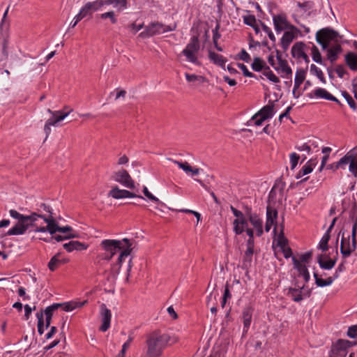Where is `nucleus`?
<instances>
[{
  "instance_id": "obj_27",
  "label": "nucleus",
  "mask_w": 357,
  "mask_h": 357,
  "mask_svg": "<svg viewBox=\"0 0 357 357\" xmlns=\"http://www.w3.org/2000/svg\"><path fill=\"white\" fill-rule=\"evenodd\" d=\"M208 59L213 64L220 67L223 70H225V64L227 62V58L211 50H208Z\"/></svg>"
},
{
  "instance_id": "obj_54",
  "label": "nucleus",
  "mask_w": 357,
  "mask_h": 357,
  "mask_svg": "<svg viewBox=\"0 0 357 357\" xmlns=\"http://www.w3.org/2000/svg\"><path fill=\"white\" fill-rule=\"evenodd\" d=\"M296 6L302 9L304 12H307L312 9L314 6V2L312 1H305L304 2H299L298 1L296 3Z\"/></svg>"
},
{
  "instance_id": "obj_55",
  "label": "nucleus",
  "mask_w": 357,
  "mask_h": 357,
  "mask_svg": "<svg viewBox=\"0 0 357 357\" xmlns=\"http://www.w3.org/2000/svg\"><path fill=\"white\" fill-rule=\"evenodd\" d=\"M185 77L186 80L188 82H195V81H199L201 82H204L206 80V78L204 76L202 75H197L195 74H189L185 73Z\"/></svg>"
},
{
  "instance_id": "obj_39",
  "label": "nucleus",
  "mask_w": 357,
  "mask_h": 357,
  "mask_svg": "<svg viewBox=\"0 0 357 357\" xmlns=\"http://www.w3.org/2000/svg\"><path fill=\"white\" fill-rule=\"evenodd\" d=\"M292 263L294 265V268L298 273V276L302 277V275L309 271L307 266L305 264H301L296 257H292Z\"/></svg>"
},
{
  "instance_id": "obj_58",
  "label": "nucleus",
  "mask_w": 357,
  "mask_h": 357,
  "mask_svg": "<svg viewBox=\"0 0 357 357\" xmlns=\"http://www.w3.org/2000/svg\"><path fill=\"white\" fill-rule=\"evenodd\" d=\"M266 120L261 117V116H259V117H257L256 119H254L252 120V116L247 121V123H245V125H247L248 126H260L262 125L263 122L265 121Z\"/></svg>"
},
{
  "instance_id": "obj_52",
  "label": "nucleus",
  "mask_w": 357,
  "mask_h": 357,
  "mask_svg": "<svg viewBox=\"0 0 357 357\" xmlns=\"http://www.w3.org/2000/svg\"><path fill=\"white\" fill-rule=\"evenodd\" d=\"M237 66L240 70H241L244 77H249V78L258 79L257 76L255 74L249 71L247 66L244 63H238Z\"/></svg>"
},
{
  "instance_id": "obj_40",
  "label": "nucleus",
  "mask_w": 357,
  "mask_h": 357,
  "mask_svg": "<svg viewBox=\"0 0 357 357\" xmlns=\"http://www.w3.org/2000/svg\"><path fill=\"white\" fill-rule=\"evenodd\" d=\"M330 239H331V233L326 231L318 243L317 248L319 250H321L322 252H325V251L328 250V241H330Z\"/></svg>"
},
{
  "instance_id": "obj_33",
  "label": "nucleus",
  "mask_w": 357,
  "mask_h": 357,
  "mask_svg": "<svg viewBox=\"0 0 357 357\" xmlns=\"http://www.w3.org/2000/svg\"><path fill=\"white\" fill-rule=\"evenodd\" d=\"M132 241L128 244L126 247H124L121 250H120L119 255L117 258L116 264H118L122 266L123 263L124 262L125 258L129 256L132 251Z\"/></svg>"
},
{
  "instance_id": "obj_53",
  "label": "nucleus",
  "mask_w": 357,
  "mask_h": 357,
  "mask_svg": "<svg viewBox=\"0 0 357 357\" xmlns=\"http://www.w3.org/2000/svg\"><path fill=\"white\" fill-rule=\"evenodd\" d=\"M262 75L266 77L270 82L273 83H279L280 79L273 73V72L269 68V70H264L262 73Z\"/></svg>"
},
{
  "instance_id": "obj_22",
  "label": "nucleus",
  "mask_w": 357,
  "mask_h": 357,
  "mask_svg": "<svg viewBox=\"0 0 357 357\" xmlns=\"http://www.w3.org/2000/svg\"><path fill=\"white\" fill-rule=\"evenodd\" d=\"M27 229L28 226L24 224V221H17L6 234L1 235V238H3L5 236L22 235L25 234Z\"/></svg>"
},
{
  "instance_id": "obj_37",
  "label": "nucleus",
  "mask_w": 357,
  "mask_h": 357,
  "mask_svg": "<svg viewBox=\"0 0 357 357\" xmlns=\"http://www.w3.org/2000/svg\"><path fill=\"white\" fill-rule=\"evenodd\" d=\"M105 5H112L118 11H123L128 8V0H105Z\"/></svg>"
},
{
  "instance_id": "obj_10",
  "label": "nucleus",
  "mask_w": 357,
  "mask_h": 357,
  "mask_svg": "<svg viewBox=\"0 0 357 357\" xmlns=\"http://www.w3.org/2000/svg\"><path fill=\"white\" fill-rule=\"evenodd\" d=\"M71 111L72 110L63 112L62 110L52 111L50 109H47V112L52 114V116L46 121L44 126V132L46 134V137H47L51 132V126H55L59 122L64 120Z\"/></svg>"
},
{
  "instance_id": "obj_32",
  "label": "nucleus",
  "mask_w": 357,
  "mask_h": 357,
  "mask_svg": "<svg viewBox=\"0 0 357 357\" xmlns=\"http://www.w3.org/2000/svg\"><path fill=\"white\" fill-rule=\"evenodd\" d=\"M307 69L297 68L294 77V91L298 90L306 77Z\"/></svg>"
},
{
  "instance_id": "obj_13",
  "label": "nucleus",
  "mask_w": 357,
  "mask_h": 357,
  "mask_svg": "<svg viewBox=\"0 0 357 357\" xmlns=\"http://www.w3.org/2000/svg\"><path fill=\"white\" fill-rule=\"evenodd\" d=\"M43 221L47 223V226L36 227L33 229V231L36 233L48 232L50 235H54L58 232L59 225V222L56 220L55 218L53 216V214L47 215H45Z\"/></svg>"
},
{
  "instance_id": "obj_20",
  "label": "nucleus",
  "mask_w": 357,
  "mask_h": 357,
  "mask_svg": "<svg viewBox=\"0 0 357 357\" xmlns=\"http://www.w3.org/2000/svg\"><path fill=\"white\" fill-rule=\"evenodd\" d=\"M273 23L275 31L277 34H280L282 31L285 30V27L288 23L287 17L285 13L272 14Z\"/></svg>"
},
{
  "instance_id": "obj_9",
  "label": "nucleus",
  "mask_w": 357,
  "mask_h": 357,
  "mask_svg": "<svg viewBox=\"0 0 357 357\" xmlns=\"http://www.w3.org/2000/svg\"><path fill=\"white\" fill-rule=\"evenodd\" d=\"M346 231L344 228H342L338 232L337 237L335 241V246L337 247V243L339 241V236H341V242H340V254L344 258H348L353 252H354L357 248V242L356 239L351 240V245H346V236H345Z\"/></svg>"
},
{
  "instance_id": "obj_51",
  "label": "nucleus",
  "mask_w": 357,
  "mask_h": 357,
  "mask_svg": "<svg viewBox=\"0 0 357 357\" xmlns=\"http://www.w3.org/2000/svg\"><path fill=\"white\" fill-rule=\"evenodd\" d=\"M284 226L281 225L280 234L278 236L277 245L280 248H284L288 243V240L284 236L283 231Z\"/></svg>"
},
{
  "instance_id": "obj_61",
  "label": "nucleus",
  "mask_w": 357,
  "mask_h": 357,
  "mask_svg": "<svg viewBox=\"0 0 357 357\" xmlns=\"http://www.w3.org/2000/svg\"><path fill=\"white\" fill-rule=\"evenodd\" d=\"M100 18L103 20L107 18L110 19L112 24H116L117 22V19L115 17V14L113 10L102 13L100 15Z\"/></svg>"
},
{
  "instance_id": "obj_41",
  "label": "nucleus",
  "mask_w": 357,
  "mask_h": 357,
  "mask_svg": "<svg viewBox=\"0 0 357 357\" xmlns=\"http://www.w3.org/2000/svg\"><path fill=\"white\" fill-rule=\"evenodd\" d=\"M60 253L58 252L54 255L47 264L49 270L52 272L55 271L59 267L61 266L60 259L59 258Z\"/></svg>"
},
{
  "instance_id": "obj_21",
  "label": "nucleus",
  "mask_w": 357,
  "mask_h": 357,
  "mask_svg": "<svg viewBox=\"0 0 357 357\" xmlns=\"http://www.w3.org/2000/svg\"><path fill=\"white\" fill-rule=\"evenodd\" d=\"M254 308L250 305H245L242 310V319L243 323V334L247 333L252 322Z\"/></svg>"
},
{
  "instance_id": "obj_30",
  "label": "nucleus",
  "mask_w": 357,
  "mask_h": 357,
  "mask_svg": "<svg viewBox=\"0 0 357 357\" xmlns=\"http://www.w3.org/2000/svg\"><path fill=\"white\" fill-rule=\"evenodd\" d=\"M87 303V301H71L66 303H61L60 304V307H62V310L65 312H70L76 308L82 307Z\"/></svg>"
},
{
  "instance_id": "obj_60",
  "label": "nucleus",
  "mask_w": 357,
  "mask_h": 357,
  "mask_svg": "<svg viewBox=\"0 0 357 357\" xmlns=\"http://www.w3.org/2000/svg\"><path fill=\"white\" fill-rule=\"evenodd\" d=\"M289 158L291 169L293 170L298 165L300 155L294 152L290 154Z\"/></svg>"
},
{
  "instance_id": "obj_17",
  "label": "nucleus",
  "mask_w": 357,
  "mask_h": 357,
  "mask_svg": "<svg viewBox=\"0 0 357 357\" xmlns=\"http://www.w3.org/2000/svg\"><path fill=\"white\" fill-rule=\"evenodd\" d=\"M108 196L115 199L124 198H139L144 199L142 195L135 194L128 190L120 189L118 186L113 187L108 192Z\"/></svg>"
},
{
  "instance_id": "obj_16",
  "label": "nucleus",
  "mask_w": 357,
  "mask_h": 357,
  "mask_svg": "<svg viewBox=\"0 0 357 357\" xmlns=\"http://www.w3.org/2000/svg\"><path fill=\"white\" fill-rule=\"evenodd\" d=\"M338 259V250L335 246V256L333 258H330L328 255H319L317 257V261L320 268L323 270L330 271L334 268Z\"/></svg>"
},
{
  "instance_id": "obj_25",
  "label": "nucleus",
  "mask_w": 357,
  "mask_h": 357,
  "mask_svg": "<svg viewBox=\"0 0 357 357\" xmlns=\"http://www.w3.org/2000/svg\"><path fill=\"white\" fill-rule=\"evenodd\" d=\"M331 95L332 94L329 93L326 89L317 87L310 93H307L306 96L310 99L320 98L329 100L330 98H332V97H331Z\"/></svg>"
},
{
  "instance_id": "obj_63",
  "label": "nucleus",
  "mask_w": 357,
  "mask_h": 357,
  "mask_svg": "<svg viewBox=\"0 0 357 357\" xmlns=\"http://www.w3.org/2000/svg\"><path fill=\"white\" fill-rule=\"evenodd\" d=\"M312 251H307L301 255L300 259L298 261H301V264H308L310 261V258L312 257Z\"/></svg>"
},
{
  "instance_id": "obj_31",
  "label": "nucleus",
  "mask_w": 357,
  "mask_h": 357,
  "mask_svg": "<svg viewBox=\"0 0 357 357\" xmlns=\"http://www.w3.org/2000/svg\"><path fill=\"white\" fill-rule=\"evenodd\" d=\"M342 52V47L340 45H335L329 49L327 50V59L330 61L331 63L335 62L337 58L338 55Z\"/></svg>"
},
{
  "instance_id": "obj_2",
  "label": "nucleus",
  "mask_w": 357,
  "mask_h": 357,
  "mask_svg": "<svg viewBox=\"0 0 357 357\" xmlns=\"http://www.w3.org/2000/svg\"><path fill=\"white\" fill-rule=\"evenodd\" d=\"M59 307L60 304L59 303H54L47 306L44 310L41 309L36 313L39 335H42L45 330L50 326L53 317L54 311Z\"/></svg>"
},
{
  "instance_id": "obj_8",
  "label": "nucleus",
  "mask_w": 357,
  "mask_h": 357,
  "mask_svg": "<svg viewBox=\"0 0 357 357\" xmlns=\"http://www.w3.org/2000/svg\"><path fill=\"white\" fill-rule=\"evenodd\" d=\"M230 210L236 217L233 220V231L236 235H241L248 228L249 220L246 219L242 211L236 209L232 205L230 206Z\"/></svg>"
},
{
  "instance_id": "obj_43",
  "label": "nucleus",
  "mask_w": 357,
  "mask_h": 357,
  "mask_svg": "<svg viewBox=\"0 0 357 357\" xmlns=\"http://www.w3.org/2000/svg\"><path fill=\"white\" fill-rule=\"evenodd\" d=\"M34 209L38 213L46 212L48 215L53 214V208L50 205L43 202L36 203Z\"/></svg>"
},
{
  "instance_id": "obj_24",
  "label": "nucleus",
  "mask_w": 357,
  "mask_h": 357,
  "mask_svg": "<svg viewBox=\"0 0 357 357\" xmlns=\"http://www.w3.org/2000/svg\"><path fill=\"white\" fill-rule=\"evenodd\" d=\"M278 212L276 208L271 206V205H268L266 206V222L273 225V233H276V224H277V218H278Z\"/></svg>"
},
{
  "instance_id": "obj_48",
  "label": "nucleus",
  "mask_w": 357,
  "mask_h": 357,
  "mask_svg": "<svg viewBox=\"0 0 357 357\" xmlns=\"http://www.w3.org/2000/svg\"><path fill=\"white\" fill-rule=\"evenodd\" d=\"M356 153L349 162V171L355 176H357V145L354 147Z\"/></svg>"
},
{
  "instance_id": "obj_19",
  "label": "nucleus",
  "mask_w": 357,
  "mask_h": 357,
  "mask_svg": "<svg viewBox=\"0 0 357 357\" xmlns=\"http://www.w3.org/2000/svg\"><path fill=\"white\" fill-rule=\"evenodd\" d=\"M275 58L279 64V66H278L279 70H280L284 73V75H281L280 76L283 78H291L292 77V70L289 66L287 61L282 59V54L278 49H275Z\"/></svg>"
},
{
  "instance_id": "obj_44",
  "label": "nucleus",
  "mask_w": 357,
  "mask_h": 357,
  "mask_svg": "<svg viewBox=\"0 0 357 357\" xmlns=\"http://www.w3.org/2000/svg\"><path fill=\"white\" fill-rule=\"evenodd\" d=\"M318 162L317 158H311L302 167V172L307 174H310Z\"/></svg>"
},
{
  "instance_id": "obj_64",
  "label": "nucleus",
  "mask_w": 357,
  "mask_h": 357,
  "mask_svg": "<svg viewBox=\"0 0 357 357\" xmlns=\"http://www.w3.org/2000/svg\"><path fill=\"white\" fill-rule=\"evenodd\" d=\"M178 167L181 169L183 172H185L187 174H190V171H192V167L189 165L188 162H175Z\"/></svg>"
},
{
  "instance_id": "obj_3",
  "label": "nucleus",
  "mask_w": 357,
  "mask_h": 357,
  "mask_svg": "<svg viewBox=\"0 0 357 357\" xmlns=\"http://www.w3.org/2000/svg\"><path fill=\"white\" fill-rule=\"evenodd\" d=\"M169 341L170 336H149L146 340L147 350L144 357H159L162 348Z\"/></svg>"
},
{
  "instance_id": "obj_15",
  "label": "nucleus",
  "mask_w": 357,
  "mask_h": 357,
  "mask_svg": "<svg viewBox=\"0 0 357 357\" xmlns=\"http://www.w3.org/2000/svg\"><path fill=\"white\" fill-rule=\"evenodd\" d=\"M164 33L163 24L159 22H152L145 26L139 36L142 38H149L155 35Z\"/></svg>"
},
{
  "instance_id": "obj_6",
  "label": "nucleus",
  "mask_w": 357,
  "mask_h": 357,
  "mask_svg": "<svg viewBox=\"0 0 357 357\" xmlns=\"http://www.w3.org/2000/svg\"><path fill=\"white\" fill-rule=\"evenodd\" d=\"M286 183L282 181L281 177L278 178L271 189L267 199L268 205L271 204H275L278 201L280 204L282 203V199L284 197L286 200L287 197L284 196V188Z\"/></svg>"
},
{
  "instance_id": "obj_23",
  "label": "nucleus",
  "mask_w": 357,
  "mask_h": 357,
  "mask_svg": "<svg viewBox=\"0 0 357 357\" xmlns=\"http://www.w3.org/2000/svg\"><path fill=\"white\" fill-rule=\"evenodd\" d=\"M63 249L68 252L73 251H83L89 248V244L79 241H70L63 244Z\"/></svg>"
},
{
  "instance_id": "obj_59",
  "label": "nucleus",
  "mask_w": 357,
  "mask_h": 357,
  "mask_svg": "<svg viewBox=\"0 0 357 357\" xmlns=\"http://www.w3.org/2000/svg\"><path fill=\"white\" fill-rule=\"evenodd\" d=\"M243 23L249 26H252L257 23L256 17L254 15H246L242 16Z\"/></svg>"
},
{
  "instance_id": "obj_57",
  "label": "nucleus",
  "mask_w": 357,
  "mask_h": 357,
  "mask_svg": "<svg viewBox=\"0 0 357 357\" xmlns=\"http://www.w3.org/2000/svg\"><path fill=\"white\" fill-rule=\"evenodd\" d=\"M235 59H240L244 62L248 63L250 61L251 57L245 49H242L241 52L236 55Z\"/></svg>"
},
{
  "instance_id": "obj_47",
  "label": "nucleus",
  "mask_w": 357,
  "mask_h": 357,
  "mask_svg": "<svg viewBox=\"0 0 357 357\" xmlns=\"http://www.w3.org/2000/svg\"><path fill=\"white\" fill-rule=\"evenodd\" d=\"M45 217V214L43 213H38L37 212H33L29 215H24V220H29L32 223L33 227H36V222L38 220V218H41L44 220Z\"/></svg>"
},
{
  "instance_id": "obj_50",
  "label": "nucleus",
  "mask_w": 357,
  "mask_h": 357,
  "mask_svg": "<svg viewBox=\"0 0 357 357\" xmlns=\"http://www.w3.org/2000/svg\"><path fill=\"white\" fill-rule=\"evenodd\" d=\"M341 93L344 98L346 100L350 108L354 111L356 110L357 106L351 96L347 91H342Z\"/></svg>"
},
{
  "instance_id": "obj_29",
  "label": "nucleus",
  "mask_w": 357,
  "mask_h": 357,
  "mask_svg": "<svg viewBox=\"0 0 357 357\" xmlns=\"http://www.w3.org/2000/svg\"><path fill=\"white\" fill-rule=\"evenodd\" d=\"M306 45L303 42H296L294 44L291 50V56L296 59H301L305 53Z\"/></svg>"
},
{
  "instance_id": "obj_5",
  "label": "nucleus",
  "mask_w": 357,
  "mask_h": 357,
  "mask_svg": "<svg viewBox=\"0 0 357 357\" xmlns=\"http://www.w3.org/2000/svg\"><path fill=\"white\" fill-rule=\"evenodd\" d=\"M200 44L199 36H192L186 47L181 52V54L185 56L186 60L196 66H201L196 54L199 51Z\"/></svg>"
},
{
  "instance_id": "obj_56",
  "label": "nucleus",
  "mask_w": 357,
  "mask_h": 357,
  "mask_svg": "<svg viewBox=\"0 0 357 357\" xmlns=\"http://www.w3.org/2000/svg\"><path fill=\"white\" fill-rule=\"evenodd\" d=\"M311 140H309L307 143H304L301 145H297L295 146V149L298 151H306L307 155H310L312 153L311 145Z\"/></svg>"
},
{
  "instance_id": "obj_11",
  "label": "nucleus",
  "mask_w": 357,
  "mask_h": 357,
  "mask_svg": "<svg viewBox=\"0 0 357 357\" xmlns=\"http://www.w3.org/2000/svg\"><path fill=\"white\" fill-rule=\"evenodd\" d=\"M296 287H289L287 289V296L290 297L292 301L299 303L304 298H309L312 294V290L309 288L305 289V286L301 287L297 284V282L294 283Z\"/></svg>"
},
{
  "instance_id": "obj_45",
  "label": "nucleus",
  "mask_w": 357,
  "mask_h": 357,
  "mask_svg": "<svg viewBox=\"0 0 357 357\" xmlns=\"http://www.w3.org/2000/svg\"><path fill=\"white\" fill-rule=\"evenodd\" d=\"M310 68L311 74L314 75L315 76H317V77L319 79V81L321 83H323V84H326V78L324 76L323 72H322V70L319 68H318L314 64H311Z\"/></svg>"
},
{
  "instance_id": "obj_34",
  "label": "nucleus",
  "mask_w": 357,
  "mask_h": 357,
  "mask_svg": "<svg viewBox=\"0 0 357 357\" xmlns=\"http://www.w3.org/2000/svg\"><path fill=\"white\" fill-rule=\"evenodd\" d=\"M251 68L255 72H261L262 70H269V66L266 65V62L261 58L255 56L251 63Z\"/></svg>"
},
{
  "instance_id": "obj_38",
  "label": "nucleus",
  "mask_w": 357,
  "mask_h": 357,
  "mask_svg": "<svg viewBox=\"0 0 357 357\" xmlns=\"http://www.w3.org/2000/svg\"><path fill=\"white\" fill-rule=\"evenodd\" d=\"M356 151H354V147L350 150L347 154L342 157L339 161L336 162L338 166L342 169H345V166L349 163L352 158L354 157Z\"/></svg>"
},
{
  "instance_id": "obj_28",
  "label": "nucleus",
  "mask_w": 357,
  "mask_h": 357,
  "mask_svg": "<svg viewBox=\"0 0 357 357\" xmlns=\"http://www.w3.org/2000/svg\"><path fill=\"white\" fill-rule=\"evenodd\" d=\"M253 253L254 252L250 251V250H246L243 257L241 267L243 270L245 271L246 275L248 274L249 268L252 266Z\"/></svg>"
},
{
  "instance_id": "obj_14",
  "label": "nucleus",
  "mask_w": 357,
  "mask_h": 357,
  "mask_svg": "<svg viewBox=\"0 0 357 357\" xmlns=\"http://www.w3.org/2000/svg\"><path fill=\"white\" fill-rule=\"evenodd\" d=\"M316 36H319L320 38L329 43L331 41L335 43L342 42L343 38L337 31L330 26L321 29L317 32Z\"/></svg>"
},
{
  "instance_id": "obj_1",
  "label": "nucleus",
  "mask_w": 357,
  "mask_h": 357,
  "mask_svg": "<svg viewBox=\"0 0 357 357\" xmlns=\"http://www.w3.org/2000/svg\"><path fill=\"white\" fill-rule=\"evenodd\" d=\"M132 239L123 238V239H104L100 243V247L105 251V254L102 259L105 261H110L118 251L121 250L130 242Z\"/></svg>"
},
{
  "instance_id": "obj_18",
  "label": "nucleus",
  "mask_w": 357,
  "mask_h": 357,
  "mask_svg": "<svg viewBox=\"0 0 357 357\" xmlns=\"http://www.w3.org/2000/svg\"><path fill=\"white\" fill-rule=\"evenodd\" d=\"M275 114L274 110V102L269 100L266 105L262 107L257 113L252 116V120L257 117L261 116L266 121L272 119Z\"/></svg>"
},
{
  "instance_id": "obj_12",
  "label": "nucleus",
  "mask_w": 357,
  "mask_h": 357,
  "mask_svg": "<svg viewBox=\"0 0 357 357\" xmlns=\"http://www.w3.org/2000/svg\"><path fill=\"white\" fill-rule=\"evenodd\" d=\"M112 179L129 189H134L135 187V181L128 171L124 169L114 172L112 176Z\"/></svg>"
},
{
  "instance_id": "obj_42",
  "label": "nucleus",
  "mask_w": 357,
  "mask_h": 357,
  "mask_svg": "<svg viewBox=\"0 0 357 357\" xmlns=\"http://www.w3.org/2000/svg\"><path fill=\"white\" fill-rule=\"evenodd\" d=\"M311 50H312V57L313 61H314L315 63L320 64L323 66H326V62L322 59L321 53H320L319 49L317 48V47L315 45H313Z\"/></svg>"
},
{
  "instance_id": "obj_7",
  "label": "nucleus",
  "mask_w": 357,
  "mask_h": 357,
  "mask_svg": "<svg viewBox=\"0 0 357 357\" xmlns=\"http://www.w3.org/2000/svg\"><path fill=\"white\" fill-rule=\"evenodd\" d=\"M357 344V340L339 339L333 344L329 357H346L348 349Z\"/></svg>"
},
{
  "instance_id": "obj_26",
  "label": "nucleus",
  "mask_w": 357,
  "mask_h": 357,
  "mask_svg": "<svg viewBox=\"0 0 357 357\" xmlns=\"http://www.w3.org/2000/svg\"><path fill=\"white\" fill-rule=\"evenodd\" d=\"M112 313L110 310L106 307L105 305H102V324L100 327L101 332H105L110 326Z\"/></svg>"
},
{
  "instance_id": "obj_36",
  "label": "nucleus",
  "mask_w": 357,
  "mask_h": 357,
  "mask_svg": "<svg viewBox=\"0 0 357 357\" xmlns=\"http://www.w3.org/2000/svg\"><path fill=\"white\" fill-rule=\"evenodd\" d=\"M344 60L346 64L351 70H357V54L349 52L345 55Z\"/></svg>"
},
{
  "instance_id": "obj_35",
  "label": "nucleus",
  "mask_w": 357,
  "mask_h": 357,
  "mask_svg": "<svg viewBox=\"0 0 357 357\" xmlns=\"http://www.w3.org/2000/svg\"><path fill=\"white\" fill-rule=\"evenodd\" d=\"M295 38V35L292 31H284L280 40V45L284 51H287Z\"/></svg>"
},
{
  "instance_id": "obj_49",
  "label": "nucleus",
  "mask_w": 357,
  "mask_h": 357,
  "mask_svg": "<svg viewBox=\"0 0 357 357\" xmlns=\"http://www.w3.org/2000/svg\"><path fill=\"white\" fill-rule=\"evenodd\" d=\"M248 220L254 228L263 225L262 218L260 217L259 214L257 213L256 212H255L253 215H250Z\"/></svg>"
},
{
  "instance_id": "obj_4",
  "label": "nucleus",
  "mask_w": 357,
  "mask_h": 357,
  "mask_svg": "<svg viewBox=\"0 0 357 357\" xmlns=\"http://www.w3.org/2000/svg\"><path fill=\"white\" fill-rule=\"evenodd\" d=\"M347 258H344V257L342 256L341 261L336 268L335 273L333 275L328 277L325 280L319 277L316 268L313 267V277L315 280V284L319 287L331 286L333 282L340 277V273L346 271L345 264H347Z\"/></svg>"
},
{
  "instance_id": "obj_62",
  "label": "nucleus",
  "mask_w": 357,
  "mask_h": 357,
  "mask_svg": "<svg viewBox=\"0 0 357 357\" xmlns=\"http://www.w3.org/2000/svg\"><path fill=\"white\" fill-rule=\"evenodd\" d=\"M220 29V24L219 22H217L215 28L212 30L213 43L218 42V40L220 38L221 34L219 33Z\"/></svg>"
},
{
  "instance_id": "obj_46",
  "label": "nucleus",
  "mask_w": 357,
  "mask_h": 357,
  "mask_svg": "<svg viewBox=\"0 0 357 357\" xmlns=\"http://www.w3.org/2000/svg\"><path fill=\"white\" fill-rule=\"evenodd\" d=\"M87 6L86 8H89L91 12H95L100 9L104 5H105V0H96L93 1H89L86 3Z\"/></svg>"
}]
</instances>
